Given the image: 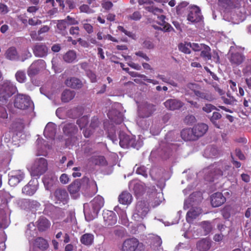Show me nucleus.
<instances>
[{"mask_svg":"<svg viewBox=\"0 0 251 251\" xmlns=\"http://www.w3.org/2000/svg\"><path fill=\"white\" fill-rule=\"evenodd\" d=\"M201 227L204 230V235H206L209 233L213 228L211 223L208 221H204L201 223Z\"/></svg>","mask_w":251,"mask_h":251,"instance_id":"obj_45","label":"nucleus"},{"mask_svg":"<svg viewBox=\"0 0 251 251\" xmlns=\"http://www.w3.org/2000/svg\"><path fill=\"white\" fill-rule=\"evenodd\" d=\"M54 197L56 203L62 202L66 203L69 200V196L67 191L63 188H57L54 192Z\"/></svg>","mask_w":251,"mask_h":251,"instance_id":"obj_14","label":"nucleus"},{"mask_svg":"<svg viewBox=\"0 0 251 251\" xmlns=\"http://www.w3.org/2000/svg\"><path fill=\"white\" fill-rule=\"evenodd\" d=\"M63 133L68 136L75 135L78 131L77 126L73 123L66 124L63 127Z\"/></svg>","mask_w":251,"mask_h":251,"instance_id":"obj_24","label":"nucleus"},{"mask_svg":"<svg viewBox=\"0 0 251 251\" xmlns=\"http://www.w3.org/2000/svg\"><path fill=\"white\" fill-rule=\"evenodd\" d=\"M155 110V105L145 102L140 107L138 115L142 118H148L151 116Z\"/></svg>","mask_w":251,"mask_h":251,"instance_id":"obj_8","label":"nucleus"},{"mask_svg":"<svg viewBox=\"0 0 251 251\" xmlns=\"http://www.w3.org/2000/svg\"><path fill=\"white\" fill-rule=\"evenodd\" d=\"M56 134V127L54 124L48 123L46 126L44 135L47 138L54 139Z\"/></svg>","mask_w":251,"mask_h":251,"instance_id":"obj_25","label":"nucleus"},{"mask_svg":"<svg viewBox=\"0 0 251 251\" xmlns=\"http://www.w3.org/2000/svg\"><path fill=\"white\" fill-rule=\"evenodd\" d=\"M158 169L155 167H153L150 171V175L153 180H157L159 178L160 172H158Z\"/></svg>","mask_w":251,"mask_h":251,"instance_id":"obj_59","label":"nucleus"},{"mask_svg":"<svg viewBox=\"0 0 251 251\" xmlns=\"http://www.w3.org/2000/svg\"><path fill=\"white\" fill-rule=\"evenodd\" d=\"M25 202L28 203L29 206L31 208H36L40 205L39 202L36 201H30L29 200H25Z\"/></svg>","mask_w":251,"mask_h":251,"instance_id":"obj_64","label":"nucleus"},{"mask_svg":"<svg viewBox=\"0 0 251 251\" xmlns=\"http://www.w3.org/2000/svg\"><path fill=\"white\" fill-rule=\"evenodd\" d=\"M202 213V210L200 207H193L189 210L186 215V220L188 223H191Z\"/></svg>","mask_w":251,"mask_h":251,"instance_id":"obj_26","label":"nucleus"},{"mask_svg":"<svg viewBox=\"0 0 251 251\" xmlns=\"http://www.w3.org/2000/svg\"><path fill=\"white\" fill-rule=\"evenodd\" d=\"M193 91L195 96L199 99L205 100L209 101L214 100V97L211 94L206 91H201L194 90Z\"/></svg>","mask_w":251,"mask_h":251,"instance_id":"obj_30","label":"nucleus"},{"mask_svg":"<svg viewBox=\"0 0 251 251\" xmlns=\"http://www.w3.org/2000/svg\"><path fill=\"white\" fill-rule=\"evenodd\" d=\"M48 170V162L44 158H39L35 160L30 168L31 175L39 176L44 174Z\"/></svg>","mask_w":251,"mask_h":251,"instance_id":"obj_3","label":"nucleus"},{"mask_svg":"<svg viewBox=\"0 0 251 251\" xmlns=\"http://www.w3.org/2000/svg\"><path fill=\"white\" fill-rule=\"evenodd\" d=\"M203 44H199L198 43H188V45H189V47L192 48L193 50L196 51H200L202 49L203 47Z\"/></svg>","mask_w":251,"mask_h":251,"instance_id":"obj_56","label":"nucleus"},{"mask_svg":"<svg viewBox=\"0 0 251 251\" xmlns=\"http://www.w3.org/2000/svg\"><path fill=\"white\" fill-rule=\"evenodd\" d=\"M16 80L19 83H24L25 81L26 77L25 71L22 70L18 71L15 74Z\"/></svg>","mask_w":251,"mask_h":251,"instance_id":"obj_44","label":"nucleus"},{"mask_svg":"<svg viewBox=\"0 0 251 251\" xmlns=\"http://www.w3.org/2000/svg\"><path fill=\"white\" fill-rule=\"evenodd\" d=\"M33 53L36 56L43 57L47 55L48 49L43 44H37L33 48Z\"/></svg>","mask_w":251,"mask_h":251,"instance_id":"obj_20","label":"nucleus"},{"mask_svg":"<svg viewBox=\"0 0 251 251\" xmlns=\"http://www.w3.org/2000/svg\"><path fill=\"white\" fill-rule=\"evenodd\" d=\"M251 100L250 98L247 99L244 98L243 100V105L244 106L245 109L246 111H250L251 110Z\"/></svg>","mask_w":251,"mask_h":251,"instance_id":"obj_62","label":"nucleus"},{"mask_svg":"<svg viewBox=\"0 0 251 251\" xmlns=\"http://www.w3.org/2000/svg\"><path fill=\"white\" fill-rule=\"evenodd\" d=\"M80 138L81 136L80 135L77 136H75V135H73L69 136V137L66 140V146L70 149L73 146L78 145Z\"/></svg>","mask_w":251,"mask_h":251,"instance_id":"obj_33","label":"nucleus"},{"mask_svg":"<svg viewBox=\"0 0 251 251\" xmlns=\"http://www.w3.org/2000/svg\"><path fill=\"white\" fill-rule=\"evenodd\" d=\"M35 245L42 251L47 250L49 247L48 242L42 237H38L35 240Z\"/></svg>","mask_w":251,"mask_h":251,"instance_id":"obj_39","label":"nucleus"},{"mask_svg":"<svg viewBox=\"0 0 251 251\" xmlns=\"http://www.w3.org/2000/svg\"><path fill=\"white\" fill-rule=\"evenodd\" d=\"M57 180V177H49V176H45L43 178V182L46 189L47 190H50L55 182Z\"/></svg>","mask_w":251,"mask_h":251,"instance_id":"obj_34","label":"nucleus"},{"mask_svg":"<svg viewBox=\"0 0 251 251\" xmlns=\"http://www.w3.org/2000/svg\"><path fill=\"white\" fill-rule=\"evenodd\" d=\"M38 182L37 180H30L22 189L23 193L28 195H33L37 190Z\"/></svg>","mask_w":251,"mask_h":251,"instance_id":"obj_17","label":"nucleus"},{"mask_svg":"<svg viewBox=\"0 0 251 251\" xmlns=\"http://www.w3.org/2000/svg\"><path fill=\"white\" fill-rule=\"evenodd\" d=\"M206 153L209 157H212L220 155V151L215 147H210L207 149Z\"/></svg>","mask_w":251,"mask_h":251,"instance_id":"obj_48","label":"nucleus"},{"mask_svg":"<svg viewBox=\"0 0 251 251\" xmlns=\"http://www.w3.org/2000/svg\"><path fill=\"white\" fill-rule=\"evenodd\" d=\"M89 21H90V20H84L82 22V24L83 25V28L87 32V33H88V34H91L93 33L94 31V27L91 24L87 23V22Z\"/></svg>","mask_w":251,"mask_h":251,"instance_id":"obj_46","label":"nucleus"},{"mask_svg":"<svg viewBox=\"0 0 251 251\" xmlns=\"http://www.w3.org/2000/svg\"><path fill=\"white\" fill-rule=\"evenodd\" d=\"M226 201V198L221 193L217 192L211 196V205L214 207L221 206Z\"/></svg>","mask_w":251,"mask_h":251,"instance_id":"obj_19","label":"nucleus"},{"mask_svg":"<svg viewBox=\"0 0 251 251\" xmlns=\"http://www.w3.org/2000/svg\"><path fill=\"white\" fill-rule=\"evenodd\" d=\"M133 190L136 195H140L145 191V187L141 182H137L134 184Z\"/></svg>","mask_w":251,"mask_h":251,"instance_id":"obj_42","label":"nucleus"},{"mask_svg":"<svg viewBox=\"0 0 251 251\" xmlns=\"http://www.w3.org/2000/svg\"><path fill=\"white\" fill-rule=\"evenodd\" d=\"M84 153L87 155H91L95 152L94 146L92 144H88L84 147Z\"/></svg>","mask_w":251,"mask_h":251,"instance_id":"obj_54","label":"nucleus"},{"mask_svg":"<svg viewBox=\"0 0 251 251\" xmlns=\"http://www.w3.org/2000/svg\"><path fill=\"white\" fill-rule=\"evenodd\" d=\"M245 56L238 51L232 52L229 54L228 59L232 66H239L245 60Z\"/></svg>","mask_w":251,"mask_h":251,"instance_id":"obj_15","label":"nucleus"},{"mask_svg":"<svg viewBox=\"0 0 251 251\" xmlns=\"http://www.w3.org/2000/svg\"><path fill=\"white\" fill-rule=\"evenodd\" d=\"M37 226L40 231H45L50 227V222L47 219L41 217L37 221Z\"/></svg>","mask_w":251,"mask_h":251,"instance_id":"obj_37","label":"nucleus"},{"mask_svg":"<svg viewBox=\"0 0 251 251\" xmlns=\"http://www.w3.org/2000/svg\"><path fill=\"white\" fill-rule=\"evenodd\" d=\"M208 129V126L204 123H199L195 125L193 127V129L197 140L200 137L203 136L207 132Z\"/></svg>","mask_w":251,"mask_h":251,"instance_id":"obj_16","label":"nucleus"},{"mask_svg":"<svg viewBox=\"0 0 251 251\" xmlns=\"http://www.w3.org/2000/svg\"><path fill=\"white\" fill-rule=\"evenodd\" d=\"M89 122V118L87 116H84L76 121L77 124L78 125L80 129L85 127L87 125Z\"/></svg>","mask_w":251,"mask_h":251,"instance_id":"obj_47","label":"nucleus"},{"mask_svg":"<svg viewBox=\"0 0 251 251\" xmlns=\"http://www.w3.org/2000/svg\"><path fill=\"white\" fill-rule=\"evenodd\" d=\"M81 13H85L87 14H91L94 12V11L91 9L87 4H82L79 7Z\"/></svg>","mask_w":251,"mask_h":251,"instance_id":"obj_49","label":"nucleus"},{"mask_svg":"<svg viewBox=\"0 0 251 251\" xmlns=\"http://www.w3.org/2000/svg\"><path fill=\"white\" fill-rule=\"evenodd\" d=\"M218 4L225 8H227L233 5L232 0H219Z\"/></svg>","mask_w":251,"mask_h":251,"instance_id":"obj_50","label":"nucleus"},{"mask_svg":"<svg viewBox=\"0 0 251 251\" xmlns=\"http://www.w3.org/2000/svg\"><path fill=\"white\" fill-rule=\"evenodd\" d=\"M141 248H143V244L139 243L138 239L131 238L126 239L123 243L122 251H141Z\"/></svg>","mask_w":251,"mask_h":251,"instance_id":"obj_7","label":"nucleus"},{"mask_svg":"<svg viewBox=\"0 0 251 251\" xmlns=\"http://www.w3.org/2000/svg\"><path fill=\"white\" fill-rule=\"evenodd\" d=\"M102 215L104 226H112L117 223V216L114 212L109 210L104 211Z\"/></svg>","mask_w":251,"mask_h":251,"instance_id":"obj_12","label":"nucleus"},{"mask_svg":"<svg viewBox=\"0 0 251 251\" xmlns=\"http://www.w3.org/2000/svg\"><path fill=\"white\" fill-rule=\"evenodd\" d=\"M202 198L201 194L199 192H196L190 195L189 197L185 201L184 208H188L190 206H193L201 201Z\"/></svg>","mask_w":251,"mask_h":251,"instance_id":"obj_10","label":"nucleus"},{"mask_svg":"<svg viewBox=\"0 0 251 251\" xmlns=\"http://www.w3.org/2000/svg\"><path fill=\"white\" fill-rule=\"evenodd\" d=\"M41 62V60L35 61L30 66L27 70V75L29 77H33L39 73Z\"/></svg>","mask_w":251,"mask_h":251,"instance_id":"obj_28","label":"nucleus"},{"mask_svg":"<svg viewBox=\"0 0 251 251\" xmlns=\"http://www.w3.org/2000/svg\"><path fill=\"white\" fill-rule=\"evenodd\" d=\"M67 23L65 20H59L57 24V28L60 31H64L67 28Z\"/></svg>","mask_w":251,"mask_h":251,"instance_id":"obj_58","label":"nucleus"},{"mask_svg":"<svg viewBox=\"0 0 251 251\" xmlns=\"http://www.w3.org/2000/svg\"><path fill=\"white\" fill-rule=\"evenodd\" d=\"M158 19L159 22H158V24L162 26V27H158L156 25H153V27L156 29H161L165 32H170L174 30L173 27L168 23L165 21V16L161 15L158 16Z\"/></svg>","mask_w":251,"mask_h":251,"instance_id":"obj_21","label":"nucleus"},{"mask_svg":"<svg viewBox=\"0 0 251 251\" xmlns=\"http://www.w3.org/2000/svg\"><path fill=\"white\" fill-rule=\"evenodd\" d=\"M92 161L96 165L104 166L107 165V161L105 158H92Z\"/></svg>","mask_w":251,"mask_h":251,"instance_id":"obj_52","label":"nucleus"},{"mask_svg":"<svg viewBox=\"0 0 251 251\" xmlns=\"http://www.w3.org/2000/svg\"><path fill=\"white\" fill-rule=\"evenodd\" d=\"M100 122L99 119L96 117H94L92 118L90 127L93 129H95L97 127L99 126Z\"/></svg>","mask_w":251,"mask_h":251,"instance_id":"obj_61","label":"nucleus"},{"mask_svg":"<svg viewBox=\"0 0 251 251\" xmlns=\"http://www.w3.org/2000/svg\"><path fill=\"white\" fill-rule=\"evenodd\" d=\"M230 168V167L229 166L226 165L223 171L219 169H216L211 172L209 176L210 178H206V179L208 181H213L215 179L218 178L219 176H224L226 177L229 175L228 170Z\"/></svg>","mask_w":251,"mask_h":251,"instance_id":"obj_13","label":"nucleus"},{"mask_svg":"<svg viewBox=\"0 0 251 251\" xmlns=\"http://www.w3.org/2000/svg\"><path fill=\"white\" fill-rule=\"evenodd\" d=\"M211 247V241L204 238L199 241L197 244V248L199 251H207Z\"/></svg>","mask_w":251,"mask_h":251,"instance_id":"obj_29","label":"nucleus"},{"mask_svg":"<svg viewBox=\"0 0 251 251\" xmlns=\"http://www.w3.org/2000/svg\"><path fill=\"white\" fill-rule=\"evenodd\" d=\"M203 50L201 51L200 56L203 58L204 60H209L211 59V53L210 52V48L206 45H203Z\"/></svg>","mask_w":251,"mask_h":251,"instance_id":"obj_41","label":"nucleus"},{"mask_svg":"<svg viewBox=\"0 0 251 251\" xmlns=\"http://www.w3.org/2000/svg\"><path fill=\"white\" fill-rule=\"evenodd\" d=\"M202 110L207 113L211 112L213 110H218L217 107L210 103H206L203 106Z\"/></svg>","mask_w":251,"mask_h":251,"instance_id":"obj_57","label":"nucleus"},{"mask_svg":"<svg viewBox=\"0 0 251 251\" xmlns=\"http://www.w3.org/2000/svg\"><path fill=\"white\" fill-rule=\"evenodd\" d=\"M201 19L202 15L199 7L197 6L191 7L187 16V20L192 23H198Z\"/></svg>","mask_w":251,"mask_h":251,"instance_id":"obj_11","label":"nucleus"},{"mask_svg":"<svg viewBox=\"0 0 251 251\" xmlns=\"http://www.w3.org/2000/svg\"><path fill=\"white\" fill-rule=\"evenodd\" d=\"M242 72L245 75L249 76L251 75V59L249 63L243 69Z\"/></svg>","mask_w":251,"mask_h":251,"instance_id":"obj_63","label":"nucleus"},{"mask_svg":"<svg viewBox=\"0 0 251 251\" xmlns=\"http://www.w3.org/2000/svg\"><path fill=\"white\" fill-rule=\"evenodd\" d=\"M75 95V91L66 89L61 94V100L63 102H68L74 98Z\"/></svg>","mask_w":251,"mask_h":251,"instance_id":"obj_32","label":"nucleus"},{"mask_svg":"<svg viewBox=\"0 0 251 251\" xmlns=\"http://www.w3.org/2000/svg\"><path fill=\"white\" fill-rule=\"evenodd\" d=\"M189 48V45H188V43L185 44L180 43L178 45L179 50L185 53H190L191 51Z\"/></svg>","mask_w":251,"mask_h":251,"instance_id":"obj_53","label":"nucleus"},{"mask_svg":"<svg viewBox=\"0 0 251 251\" xmlns=\"http://www.w3.org/2000/svg\"><path fill=\"white\" fill-rule=\"evenodd\" d=\"M76 58V52L73 50H69L63 55L64 60L67 63H72Z\"/></svg>","mask_w":251,"mask_h":251,"instance_id":"obj_40","label":"nucleus"},{"mask_svg":"<svg viewBox=\"0 0 251 251\" xmlns=\"http://www.w3.org/2000/svg\"><path fill=\"white\" fill-rule=\"evenodd\" d=\"M119 138L120 145L123 148L132 147L138 150L141 147L140 142L136 141L135 136H130L125 134L124 133H120L119 134Z\"/></svg>","mask_w":251,"mask_h":251,"instance_id":"obj_4","label":"nucleus"},{"mask_svg":"<svg viewBox=\"0 0 251 251\" xmlns=\"http://www.w3.org/2000/svg\"><path fill=\"white\" fill-rule=\"evenodd\" d=\"M132 196L127 192H123L119 197V201L123 204H129L131 202Z\"/></svg>","mask_w":251,"mask_h":251,"instance_id":"obj_36","label":"nucleus"},{"mask_svg":"<svg viewBox=\"0 0 251 251\" xmlns=\"http://www.w3.org/2000/svg\"><path fill=\"white\" fill-rule=\"evenodd\" d=\"M13 104L15 108L24 110L30 106L31 101L29 96L24 94H18L14 97Z\"/></svg>","mask_w":251,"mask_h":251,"instance_id":"obj_5","label":"nucleus"},{"mask_svg":"<svg viewBox=\"0 0 251 251\" xmlns=\"http://www.w3.org/2000/svg\"><path fill=\"white\" fill-rule=\"evenodd\" d=\"M180 135L182 139L185 141L197 140L193 128H186L182 129L180 132Z\"/></svg>","mask_w":251,"mask_h":251,"instance_id":"obj_23","label":"nucleus"},{"mask_svg":"<svg viewBox=\"0 0 251 251\" xmlns=\"http://www.w3.org/2000/svg\"><path fill=\"white\" fill-rule=\"evenodd\" d=\"M94 236L92 233H85L82 235L80 239V242L86 246L91 245L94 241Z\"/></svg>","mask_w":251,"mask_h":251,"instance_id":"obj_35","label":"nucleus"},{"mask_svg":"<svg viewBox=\"0 0 251 251\" xmlns=\"http://www.w3.org/2000/svg\"><path fill=\"white\" fill-rule=\"evenodd\" d=\"M65 84L67 87L73 89H80L83 86L82 81L75 77L68 78L65 80Z\"/></svg>","mask_w":251,"mask_h":251,"instance_id":"obj_22","label":"nucleus"},{"mask_svg":"<svg viewBox=\"0 0 251 251\" xmlns=\"http://www.w3.org/2000/svg\"><path fill=\"white\" fill-rule=\"evenodd\" d=\"M222 118V115L218 112H214L212 116L210 118V122L217 128H220V126L217 121Z\"/></svg>","mask_w":251,"mask_h":251,"instance_id":"obj_43","label":"nucleus"},{"mask_svg":"<svg viewBox=\"0 0 251 251\" xmlns=\"http://www.w3.org/2000/svg\"><path fill=\"white\" fill-rule=\"evenodd\" d=\"M18 91L16 85L10 80H4L0 84V100L6 102Z\"/></svg>","mask_w":251,"mask_h":251,"instance_id":"obj_1","label":"nucleus"},{"mask_svg":"<svg viewBox=\"0 0 251 251\" xmlns=\"http://www.w3.org/2000/svg\"><path fill=\"white\" fill-rule=\"evenodd\" d=\"M164 104L166 108L170 110H175L181 108L184 104L180 100L176 99L167 100Z\"/></svg>","mask_w":251,"mask_h":251,"instance_id":"obj_18","label":"nucleus"},{"mask_svg":"<svg viewBox=\"0 0 251 251\" xmlns=\"http://www.w3.org/2000/svg\"><path fill=\"white\" fill-rule=\"evenodd\" d=\"M138 2L140 5H142L144 3H149L150 5L146 6L145 8L149 12H151L154 15L161 14L163 12V10L162 9L158 8L154 6L153 5H151L152 2H151L150 1H148L147 0H139Z\"/></svg>","mask_w":251,"mask_h":251,"instance_id":"obj_27","label":"nucleus"},{"mask_svg":"<svg viewBox=\"0 0 251 251\" xmlns=\"http://www.w3.org/2000/svg\"><path fill=\"white\" fill-rule=\"evenodd\" d=\"M143 46L147 49H153L154 47L152 41L150 39H146L143 43Z\"/></svg>","mask_w":251,"mask_h":251,"instance_id":"obj_55","label":"nucleus"},{"mask_svg":"<svg viewBox=\"0 0 251 251\" xmlns=\"http://www.w3.org/2000/svg\"><path fill=\"white\" fill-rule=\"evenodd\" d=\"M24 177L25 174L21 170L14 171L9 176V184L11 186H15L20 183Z\"/></svg>","mask_w":251,"mask_h":251,"instance_id":"obj_9","label":"nucleus"},{"mask_svg":"<svg viewBox=\"0 0 251 251\" xmlns=\"http://www.w3.org/2000/svg\"><path fill=\"white\" fill-rule=\"evenodd\" d=\"M5 57L7 59L14 60L18 58V54L15 47H11L7 49L5 52Z\"/></svg>","mask_w":251,"mask_h":251,"instance_id":"obj_38","label":"nucleus"},{"mask_svg":"<svg viewBox=\"0 0 251 251\" xmlns=\"http://www.w3.org/2000/svg\"><path fill=\"white\" fill-rule=\"evenodd\" d=\"M83 181L88 183L89 187L91 188L93 191V194L97 192V184L95 181L93 180H89L88 178H83Z\"/></svg>","mask_w":251,"mask_h":251,"instance_id":"obj_51","label":"nucleus"},{"mask_svg":"<svg viewBox=\"0 0 251 251\" xmlns=\"http://www.w3.org/2000/svg\"><path fill=\"white\" fill-rule=\"evenodd\" d=\"M149 211L148 202L145 201H139L136 204L133 217L136 220L139 221L147 215Z\"/></svg>","mask_w":251,"mask_h":251,"instance_id":"obj_6","label":"nucleus"},{"mask_svg":"<svg viewBox=\"0 0 251 251\" xmlns=\"http://www.w3.org/2000/svg\"><path fill=\"white\" fill-rule=\"evenodd\" d=\"M104 204V201L103 198L101 196L98 195L95 197L89 204H84V211H87V206H88L89 207L88 213L91 215L93 218H95L103 206Z\"/></svg>","mask_w":251,"mask_h":251,"instance_id":"obj_2","label":"nucleus"},{"mask_svg":"<svg viewBox=\"0 0 251 251\" xmlns=\"http://www.w3.org/2000/svg\"><path fill=\"white\" fill-rule=\"evenodd\" d=\"M81 182L79 179H76L69 185L68 191L71 195H76L80 189Z\"/></svg>","mask_w":251,"mask_h":251,"instance_id":"obj_31","label":"nucleus"},{"mask_svg":"<svg viewBox=\"0 0 251 251\" xmlns=\"http://www.w3.org/2000/svg\"><path fill=\"white\" fill-rule=\"evenodd\" d=\"M64 20L67 23L68 26L69 25H76L78 24L77 20L69 15L67 16Z\"/></svg>","mask_w":251,"mask_h":251,"instance_id":"obj_60","label":"nucleus"}]
</instances>
